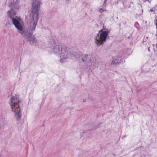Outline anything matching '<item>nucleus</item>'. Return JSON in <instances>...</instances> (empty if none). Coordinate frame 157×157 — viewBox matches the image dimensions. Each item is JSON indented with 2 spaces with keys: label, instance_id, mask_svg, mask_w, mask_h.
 <instances>
[{
  "label": "nucleus",
  "instance_id": "nucleus-7",
  "mask_svg": "<svg viewBox=\"0 0 157 157\" xmlns=\"http://www.w3.org/2000/svg\"><path fill=\"white\" fill-rule=\"evenodd\" d=\"M106 40H96L95 43L98 46L102 45L104 42H105Z\"/></svg>",
  "mask_w": 157,
  "mask_h": 157
},
{
  "label": "nucleus",
  "instance_id": "nucleus-3",
  "mask_svg": "<svg viewBox=\"0 0 157 157\" xmlns=\"http://www.w3.org/2000/svg\"><path fill=\"white\" fill-rule=\"evenodd\" d=\"M7 14L12 19V22L16 28L20 33H22L23 29V26L24 24L22 19L20 17L14 18L13 17V16L16 15V13L15 12H13L12 10L8 11L7 12Z\"/></svg>",
  "mask_w": 157,
  "mask_h": 157
},
{
  "label": "nucleus",
  "instance_id": "nucleus-11",
  "mask_svg": "<svg viewBox=\"0 0 157 157\" xmlns=\"http://www.w3.org/2000/svg\"><path fill=\"white\" fill-rule=\"evenodd\" d=\"M150 11L151 12H154V11H155L153 9L151 10Z\"/></svg>",
  "mask_w": 157,
  "mask_h": 157
},
{
  "label": "nucleus",
  "instance_id": "nucleus-2",
  "mask_svg": "<svg viewBox=\"0 0 157 157\" xmlns=\"http://www.w3.org/2000/svg\"><path fill=\"white\" fill-rule=\"evenodd\" d=\"M18 98V95L12 96L10 100L12 110L15 113L17 120L20 119L21 115L20 106L21 101Z\"/></svg>",
  "mask_w": 157,
  "mask_h": 157
},
{
  "label": "nucleus",
  "instance_id": "nucleus-5",
  "mask_svg": "<svg viewBox=\"0 0 157 157\" xmlns=\"http://www.w3.org/2000/svg\"><path fill=\"white\" fill-rule=\"evenodd\" d=\"M109 33V32L107 30L106 31L101 30L99 32L97 36H100L99 38L100 39H106Z\"/></svg>",
  "mask_w": 157,
  "mask_h": 157
},
{
  "label": "nucleus",
  "instance_id": "nucleus-14",
  "mask_svg": "<svg viewBox=\"0 0 157 157\" xmlns=\"http://www.w3.org/2000/svg\"><path fill=\"white\" fill-rule=\"evenodd\" d=\"M82 60H83V61H84V60L83 59H82Z\"/></svg>",
  "mask_w": 157,
  "mask_h": 157
},
{
  "label": "nucleus",
  "instance_id": "nucleus-15",
  "mask_svg": "<svg viewBox=\"0 0 157 157\" xmlns=\"http://www.w3.org/2000/svg\"><path fill=\"white\" fill-rule=\"evenodd\" d=\"M148 51H150L149 49H148Z\"/></svg>",
  "mask_w": 157,
  "mask_h": 157
},
{
  "label": "nucleus",
  "instance_id": "nucleus-8",
  "mask_svg": "<svg viewBox=\"0 0 157 157\" xmlns=\"http://www.w3.org/2000/svg\"><path fill=\"white\" fill-rule=\"evenodd\" d=\"M28 40L31 45H33L36 42V40Z\"/></svg>",
  "mask_w": 157,
  "mask_h": 157
},
{
  "label": "nucleus",
  "instance_id": "nucleus-12",
  "mask_svg": "<svg viewBox=\"0 0 157 157\" xmlns=\"http://www.w3.org/2000/svg\"><path fill=\"white\" fill-rule=\"evenodd\" d=\"M156 48H157V44H156Z\"/></svg>",
  "mask_w": 157,
  "mask_h": 157
},
{
  "label": "nucleus",
  "instance_id": "nucleus-4",
  "mask_svg": "<svg viewBox=\"0 0 157 157\" xmlns=\"http://www.w3.org/2000/svg\"><path fill=\"white\" fill-rule=\"evenodd\" d=\"M53 51L54 53L57 54L60 56L61 62H64V60L67 58L68 52L66 51L64 47L61 44H57L54 45Z\"/></svg>",
  "mask_w": 157,
  "mask_h": 157
},
{
  "label": "nucleus",
  "instance_id": "nucleus-1",
  "mask_svg": "<svg viewBox=\"0 0 157 157\" xmlns=\"http://www.w3.org/2000/svg\"><path fill=\"white\" fill-rule=\"evenodd\" d=\"M41 4L40 0H33L32 3V9L30 18V25L26 36L30 37L34 31L38 20V17Z\"/></svg>",
  "mask_w": 157,
  "mask_h": 157
},
{
  "label": "nucleus",
  "instance_id": "nucleus-13",
  "mask_svg": "<svg viewBox=\"0 0 157 157\" xmlns=\"http://www.w3.org/2000/svg\"><path fill=\"white\" fill-rule=\"evenodd\" d=\"M146 38H148V37H146Z\"/></svg>",
  "mask_w": 157,
  "mask_h": 157
},
{
  "label": "nucleus",
  "instance_id": "nucleus-10",
  "mask_svg": "<svg viewBox=\"0 0 157 157\" xmlns=\"http://www.w3.org/2000/svg\"><path fill=\"white\" fill-rule=\"evenodd\" d=\"M105 11H106V10L105 8H101L99 10V12L101 13Z\"/></svg>",
  "mask_w": 157,
  "mask_h": 157
},
{
  "label": "nucleus",
  "instance_id": "nucleus-9",
  "mask_svg": "<svg viewBox=\"0 0 157 157\" xmlns=\"http://www.w3.org/2000/svg\"><path fill=\"white\" fill-rule=\"evenodd\" d=\"M117 62H118L117 60L116 59L113 58V60L111 63L112 64H116L117 63Z\"/></svg>",
  "mask_w": 157,
  "mask_h": 157
},
{
  "label": "nucleus",
  "instance_id": "nucleus-6",
  "mask_svg": "<svg viewBox=\"0 0 157 157\" xmlns=\"http://www.w3.org/2000/svg\"><path fill=\"white\" fill-rule=\"evenodd\" d=\"M12 7L15 10H18L20 8L19 0H13L12 4Z\"/></svg>",
  "mask_w": 157,
  "mask_h": 157
}]
</instances>
